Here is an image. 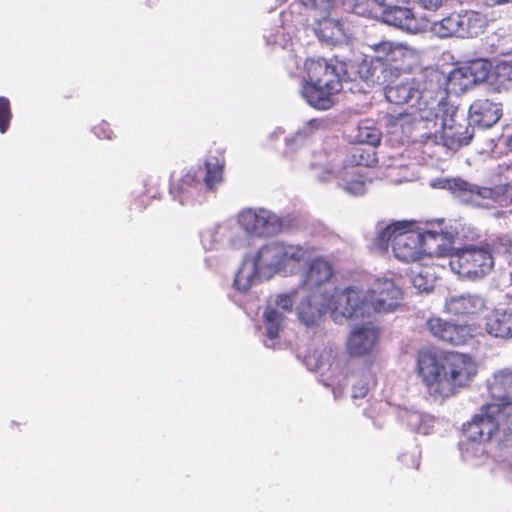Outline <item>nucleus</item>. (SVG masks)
<instances>
[{
	"instance_id": "1",
	"label": "nucleus",
	"mask_w": 512,
	"mask_h": 512,
	"mask_svg": "<svg viewBox=\"0 0 512 512\" xmlns=\"http://www.w3.org/2000/svg\"><path fill=\"white\" fill-rule=\"evenodd\" d=\"M443 236L436 230L420 232L412 229V223L398 221L382 229L374 239L375 248L384 253L392 246L394 256L402 262H415L425 255H431L430 240Z\"/></svg>"
},
{
	"instance_id": "2",
	"label": "nucleus",
	"mask_w": 512,
	"mask_h": 512,
	"mask_svg": "<svg viewBox=\"0 0 512 512\" xmlns=\"http://www.w3.org/2000/svg\"><path fill=\"white\" fill-rule=\"evenodd\" d=\"M402 299V290L389 279H377L373 286L366 292L363 299L360 292L354 288H346L337 296L334 311L345 318L363 316L367 307H371L378 313L393 311Z\"/></svg>"
},
{
	"instance_id": "3",
	"label": "nucleus",
	"mask_w": 512,
	"mask_h": 512,
	"mask_svg": "<svg viewBox=\"0 0 512 512\" xmlns=\"http://www.w3.org/2000/svg\"><path fill=\"white\" fill-rule=\"evenodd\" d=\"M307 79L302 85L301 95L317 110H328L334 105L333 97L342 90V80L337 67L323 58L305 61Z\"/></svg>"
},
{
	"instance_id": "4",
	"label": "nucleus",
	"mask_w": 512,
	"mask_h": 512,
	"mask_svg": "<svg viewBox=\"0 0 512 512\" xmlns=\"http://www.w3.org/2000/svg\"><path fill=\"white\" fill-rule=\"evenodd\" d=\"M493 267V250L489 244L460 249L450 247V268L461 277L479 279L490 273Z\"/></svg>"
},
{
	"instance_id": "5",
	"label": "nucleus",
	"mask_w": 512,
	"mask_h": 512,
	"mask_svg": "<svg viewBox=\"0 0 512 512\" xmlns=\"http://www.w3.org/2000/svg\"><path fill=\"white\" fill-rule=\"evenodd\" d=\"M471 4V0H450V37H475L485 30L486 16L470 9Z\"/></svg>"
},
{
	"instance_id": "6",
	"label": "nucleus",
	"mask_w": 512,
	"mask_h": 512,
	"mask_svg": "<svg viewBox=\"0 0 512 512\" xmlns=\"http://www.w3.org/2000/svg\"><path fill=\"white\" fill-rule=\"evenodd\" d=\"M446 357L435 350L425 349L418 353L417 372L430 394L443 396L448 373Z\"/></svg>"
},
{
	"instance_id": "7",
	"label": "nucleus",
	"mask_w": 512,
	"mask_h": 512,
	"mask_svg": "<svg viewBox=\"0 0 512 512\" xmlns=\"http://www.w3.org/2000/svg\"><path fill=\"white\" fill-rule=\"evenodd\" d=\"M225 166V158L221 151H217L216 155H209L204 163L205 175L202 177L203 168H191L179 180L177 185L172 184L171 188L176 189L179 193L187 191L190 187H198L202 183L207 189L212 190L223 180V172Z\"/></svg>"
},
{
	"instance_id": "8",
	"label": "nucleus",
	"mask_w": 512,
	"mask_h": 512,
	"mask_svg": "<svg viewBox=\"0 0 512 512\" xmlns=\"http://www.w3.org/2000/svg\"><path fill=\"white\" fill-rule=\"evenodd\" d=\"M450 193L460 203L477 207L492 206L501 196L497 188L478 186L461 178L450 179Z\"/></svg>"
},
{
	"instance_id": "9",
	"label": "nucleus",
	"mask_w": 512,
	"mask_h": 512,
	"mask_svg": "<svg viewBox=\"0 0 512 512\" xmlns=\"http://www.w3.org/2000/svg\"><path fill=\"white\" fill-rule=\"evenodd\" d=\"M239 225L255 236H270L280 231V219L265 209H246L238 216Z\"/></svg>"
},
{
	"instance_id": "10",
	"label": "nucleus",
	"mask_w": 512,
	"mask_h": 512,
	"mask_svg": "<svg viewBox=\"0 0 512 512\" xmlns=\"http://www.w3.org/2000/svg\"><path fill=\"white\" fill-rule=\"evenodd\" d=\"M492 409L493 405L484 404L481 408L482 413L463 425L462 432L468 441L484 444L498 432L499 424L495 419L497 413Z\"/></svg>"
},
{
	"instance_id": "11",
	"label": "nucleus",
	"mask_w": 512,
	"mask_h": 512,
	"mask_svg": "<svg viewBox=\"0 0 512 512\" xmlns=\"http://www.w3.org/2000/svg\"><path fill=\"white\" fill-rule=\"evenodd\" d=\"M477 372L478 365L470 355L450 351V393L468 387Z\"/></svg>"
},
{
	"instance_id": "12",
	"label": "nucleus",
	"mask_w": 512,
	"mask_h": 512,
	"mask_svg": "<svg viewBox=\"0 0 512 512\" xmlns=\"http://www.w3.org/2000/svg\"><path fill=\"white\" fill-rule=\"evenodd\" d=\"M488 392L493 400V411L501 413V411L512 406V370L505 368L493 374L487 382Z\"/></svg>"
},
{
	"instance_id": "13",
	"label": "nucleus",
	"mask_w": 512,
	"mask_h": 512,
	"mask_svg": "<svg viewBox=\"0 0 512 512\" xmlns=\"http://www.w3.org/2000/svg\"><path fill=\"white\" fill-rule=\"evenodd\" d=\"M384 23L405 30L408 33L416 34L424 31L427 27L426 21L417 18L411 9L393 5L384 8L381 13Z\"/></svg>"
},
{
	"instance_id": "14",
	"label": "nucleus",
	"mask_w": 512,
	"mask_h": 512,
	"mask_svg": "<svg viewBox=\"0 0 512 512\" xmlns=\"http://www.w3.org/2000/svg\"><path fill=\"white\" fill-rule=\"evenodd\" d=\"M379 340V330L371 323L356 327L347 340V350L351 356L361 357L370 354Z\"/></svg>"
},
{
	"instance_id": "15",
	"label": "nucleus",
	"mask_w": 512,
	"mask_h": 512,
	"mask_svg": "<svg viewBox=\"0 0 512 512\" xmlns=\"http://www.w3.org/2000/svg\"><path fill=\"white\" fill-rule=\"evenodd\" d=\"M502 117V103L488 98L476 99L469 107V119L482 128H490Z\"/></svg>"
},
{
	"instance_id": "16",
	"label": "nucleus",
	"mask_w": 512,
	"mask_h": 512,
	"mask_svg": "<svg viewBox=\"0 0 512 512\" xmlns=\"http://www.w3.org/2000/svg\"><path fill=\"white\" fill-rule=\"evenodd\" d=\"M339 293L340 292L333 294L328 304L326 306L322 305L321 307L317 305L315 295L308 296L298 306L299 320L307 327H310L317 325L320 322L323 314H325L328 310L331 311L335 319H337L338 316H342L340 313L334 311L336 306H340L337 303V296Z\"/></svg>"
},
{
	"instance_id": "17",
	"label": "nucleus",
	"mask_w": 512,
	"mask_h": 512,
	"mask_svg": "<svg viewBox=\"0 0 512 512\" xmlns=\"http://www.w3.org/2000/svg\"><path fill=\"white\" fill-rule=\"evenodd\" d=\"M380 134L372 132L367 135V142L370 146L358 145L352 147L344 160V167H373L377 164L378 159L373 146L380 143Z\"/></svg>"
},
{
	"instance_id": "18",
	"label": "nucleus",
	"mask_w": 512,
	"mask_h": 512,
	"mask_svg": "<svg viewBox=\"0 0 512 512\" xmlns=\"http://www.w3.org/2000/svg\"><path fill=\"white\" fill-rule=\"evenodd\" d=\"M484 307V301L471 294L461 295L450 299V318L469 320L474 323L475 315Z\"/></svg>"
},
{
	"instance_id": "19",
	"label": "nucleus",
	"mask_w": 512,
	"mask_h": 512,
	"mask_svg": "<svg viewBox=\"0 0 512 512\" xmlns=\"http://www.w3.org/2000/svg\"><path fill=\"white\" fill-rule=\"evenodd\" d=\"M384 93L387 101L396 105L408 104L411 101L418 102L422 95L420 86L415 79L387 85Z\"/></svg>"
},
{
	"instance_id": "20",
	"label": "nucleus",
	"mask_w": 512,
	"mask_h": 512,
	"mask_svg": "<svg viewBox=\"0 0 512 512\" xmlns=\"http://www.w3.org/2000/svg\"><path fill=\"white\" fill-rule=\"evenodd\" d=\"M485 329L494 337H512V308L494 309L486 317Z\"/></svg>"
},
{
	"instance_id": "21",
	"label": "nucleus",
	"mask_w": 512,
	"mask_h": 512,
	"mask_svg": "<svg viewBox=\"0 0 512 512\" xmlns=\"http://www.w3.org/2000/svg\"><path fill=\"white\" fill-rule=\"evenodd\" d=\"M333 266L324 257H316L309 264L305 274L304 285L310 288L318 287L333 276Z\"/></svg>"
},
{
	"instance_id": "22",
	"label": "nucleus",
	"mask_w": 512,
	"mask_h": 512,
	"mask_svg": "<svg viewBox=\"0 0 512 512\" xmlns=\"http://www.w3.org/2000/svg\"><path fill=\"white\" fill-rule=\"evenodd\" d=\"M281 249L282 243L278 242L263 246L255 258L256 269H270L279 272L280 256L282 255Z\"/></svg>"
},
{
	"instance_id": "23",
	"label": "nucleus",
	"mask_w": 512,
	"mask_h": 512,
	"mask_svg": "<svg viewBox=\"0 0 512 512\" xmlns=\"http://www.w3.org/2000/svg\"><path fill=\"white\" fill-rule=\"evenodd\" d=\"M281 250L279 272L292 273L296 266L310 257L309 251L301 246L282 244Z\"/></svg>"
},
{
	"instance_id": "24",
	"label": "nucleus",
	"mask_w": 512,
	"mask_h": 512,
	"mask_svg": "<svg viewBox=\"0 0 512 512\" xmlns=\"http://www.w3.org/2000/svg\"><path fill=\"white\" fill-rule=\"evenodd\" d=\"M463 122L464 124H461L457 121L455 113L450 114V150L467 145L472 139L468 120L463 118Z\"/></svg>"
},
{
	"instance_id": "25",
	"label": "nucleus",
	"mask_w": 512,
	"mask_h": 512,
	"mask_svg": "<svg viewBox=\"0 0 512 512\" xmlns=\"http://www.w3.org/2000/svg\"><path fill=\"white\" fill-rule=\"evenodd\" d=\"M474 332L475 323L450 318V344L463 345L473 337Z\"/></svg>"
},
{
	"instance_id": "26",
	"label": "nucleus",
	"mask_w": 512,
	"mask_h": 512,
	"mask_svg": "<svg viewBox=\"0 0 512 512\" xmlns=\"http://www.w3.org/2000/svg\"><path fill=\"white\" fill-rule=\"evenodd\" d=\"M285 316L283 312L279 311L278 308L268 306L263 314V321L265 324L266 335L274 340L279 337L281 330L283 329V323Z\"/></svg>"
},
{
	"instance_id": "27",
	"label": "nucleus",
	"mask_w": 512,
	"mask_h": 512,
	"mask_svg": "<svg viewBox=\"0 0 512 512\" xmlns=\"http://www.w3.org/2000/svg\"><path fill=\"white\" fill-rule=\"evenodd\" d=\"M473 86L474 83L465 66L450 71V94H463Z\"/></svg>"
},
{
	"instance_id": "28",
	"label": "nucleus",
	"mask_w": 512,
	"mask_h": 512,
	"mask_svg": "<svg viewBox=\"0 0 512 512\" xmlns=\"http://www.w3.org/2000/svg\"><path fill=\"white\" fill-rule=\"evenodd\" d=\"M434 272L432 267H422L411 277L412 284L421 292H429L434 287Z\"/></svg>"
},
{
	"instance_id": "29",
	"label": "nucleus",
	"mask_w": 512,
	"mask_h": 512,
	"mask_svg": "<svg viewBox=\"0 0 512 512\" xmlns=\"http://www.w3.org/2000/svg\"><path fill=\"white\" fill-rule=\"evenodd\" d=\"M342 26L338 21L332 19H326L320 23L318 28V35L320 38L333 42L338 40L340 36H342Z\"/></svg>"
},
{
	"instance_id": "30",
	"label": "nucleus",
	"mask_w": 512,
	"mask_h": 512,
	"mask_svg": "<svg viewBox=\"0 0 512 512\" xmlns=\"http://www.w3.org/2000/svg\"><path fill=\"white\" fill-rule=\"evenodd\" d=\"M468 74H470L474 85L481 83L489 78L490 64L484 60H475L465 65Z\"/></svg>"
},
{
	"instance_id": "31",
	"label": "nucleus",
	"mask_w": 512,
	"mask_h": 512,
	"mask_svg": "<svg viewBox=\"0 0 512 512\" xmlns=\"http://www.w3.org/2000/svg\"><path fill=\"white\" fill-rule=\"evenodd\" d=\"M401 49L390 41H382L374 45V51L377 53V58L384 61H394V54Z\"/></svg>"
},
{
	"instance_id": "32",
	"label": "nucleus",
	"mask_w": 512,
	"mask_h": 512,
	"mask_svg": "<svg viewBox=\"0 0 512 512\" xmlns=\"http://www.w3.org/2000/svg\"><path fill=\"white\" fill-rule=\"evenodd\" d=\"M12 118L10 101L8 98L0 97V133L4 134L9 126Z\"/></svg>"
},
{
	"instance_id": "33",
	"label": "nucleus",
	"mask_w": 512,
	"mask_h": 512,
	"mask_svg": "<svg viewBox=\"0 0 512 512\" xmlns=\"http://www.w3.org/2000/svg\"><path fill=\"white\" fill-rule=\"evenodd\" d=\"M429 331L438 339H445L447 322L438 317H431L427 321Z\"/></svg>"
},
{
	"instance_id": "34",
	"label": "nucleus",
	"mask_w": 512,
	"mask_h": 512,
	"mask_svg": "<svg viewBox=\"0 0 512 512\" xmlns=\"http://www.w3.org/2000/svg\"><path fill=\"white\" fill-rule=\"evenodd\" d=\"M344 190L353 196L363 195L366 191V183L361 178H354L348 181L344 186Z\"/></svg>"
},
{
	"instance_id": "35",
	"label": "nucleus",
	"mask_w": 512,
	"mask_h": 512,
	"mask_svg": "<svg viewBox=\"0 0 512 512\" xmlns=\"http://www.w3.org/2000/svg\"><path fill=\"white\" fill-rule=\"evenodd\" d=\"M93 131L95 135L101 139L110 140L113 137V130L111 125L106 121H102L98 125L94 126Z\"/></svg>"
},
{
	"instance_id": "36",
	"label": "nucleus",
	"mask_w": 512,
	"mask_h": 512,
	"mask_svg": "<svg viewBox=\"0 0 512 512\" xmlns=\"http://www.w3.org/2000/svg\"><path fill=\"white\" fill-rule=\"evenodd\" d=\"M368 391H369L368 383L360 380L357 384L353 385L352 397L355 399H357V398L362 399V398L366 397V395L368 394Z\"/></svg>"
},
{
	"instance_id": "37",
	"label": "nucleus",
	"mask_w": 512,
	"mask_h": 512,
	"mask_svg": "<svg viewBox=\"0 0 512 512\" xmlns=\"http://www.w3.org/2000/svg\"><path fill=\"white\" fill-rule=\"evenodd\" d=\"M276 304L280 307L284 312H291L293 310V300L289 295L281 294L278 295Z\"/></svg>"
},
{
	"instance_id": "38",
	"label": "nucleus",
	"mask_w": 512,
	"mask_h": 512,
	"mask_svg": "<svg viewBox=\"0 0 512 512\" xmlns=\"http://www.w3.org/2000/svg\"><path fill=\"white\" fill-rule=\"evenodd\" d=\"M302 3L313 9H326L329 7L331 0H301Z\"/></svg>"
},
{
	"instance_id": "39",
	"label": "nucleus",
	"mask_w": 512,
	"mask_h": 512,
	"mask_svg": "<svg viewBox=\"0 0 512 512\" xmlns=\"http://www.w3.org/2000/svg\"><path fill=\"white\" fill-rule=\"evenodd\" d=\"M368 5L376 4L380 7L389 8L398 3H406L408 0H366Z\"/></svg>"
},
{
	"instance_id": "40",
	"label": "nucleus",
	"mask_w": 512,
	"mask_h": 512,
	"mask_svg": "<svg viewBox=\"0 0 512 512\" xmlns=\"http://www.w3.org/2000/svg\"><path fill=\"white\" fill-rule=\"evenodd\" d=\"M251 286V283L248 280H245V283H241V273H237L234 279V287L240 292H247Z\"/></svg>"
},
{
	"instance_id": "41",
	"label": "nucleus",
	"mask_w": 512,
	"mask_h": 512,
	"mask_svg": "<svg viewBox=\"0 0 512 512\" xmlns=\"http://www.w3.org/2000/svg\"><path fill=\"white\" fill-rule=\"evenodd\" d=\"M437 232L441 233L443 236L439 237L437 240H430V244L433 246V249L431 250V255L435 253L444 244V241L448 235V233L444 232L443 230Z\"/></svg>"
},
{
	"instance_id": "42",
	"label": "nucleus",
	"mask_w": 512,
	"mask_h": 512,
	"mask_svg": "<svg viewBox=\"0 0 512 512\" xmlns=\"http://www.w3.org/2000/svg\"><path fill=\"white\" fill-rule=\"evenodd\" d=\"M500 247L502 252L507 256V259L512 261V240L506 239L505 241L501 242Z\"/></svg>"
},
{
	"instance_id": "43",
	"label": "nucleus",
	"mask_w": 512,
	"mask_h": 512,
	"mask_svg": "<svg viewBox=\"0 0 512 512\" xmlns=\"http://www.w3.org/2000/svg\"><path fill=\"white\" fill-rule=\"evenodd\" d=\"M431 186L434 187V188L445 189L448 186V179H440V180L433 181L431 183Z\"/></svg>"
},
{
	"instance_id": "44",
	"label": "nucleus",
	"mask_w": 512,
	"mask_h": 512,
	"mask_svg": "<svg viewBox=\"0 0 512 512\" xmlns=\"http://www.w3.org/2000/svg\"><path fill=\"white\" fill-rule=\"evenodd\" d=\"M493 2L497 5H503L512 2V0H493Z\"/></svg>"
},
{
	"instance_id": "45",
	"label": "nucleus",
	"mask_w": 512,
	"mask_h": 512,
	"mask_svg": "<svg viewBox=\"0 0 512 512\" xmlns=\"http://www.w3.org/2000/svg\"><path fill=\"white\" fill-rule=\"evenodd\" d=\"M507 146L512 150V135L507 140Z\"/></svg>"
},
{
	"instance_id": "46",
	"label": "nucleus",
	"mask_w": 512,
	"mask_h": 512,
	"mask_svg": "<svg viewBox=\"0 0 512 512\" xmlns=\"http://www.w3.org/2000/svg\"><path fill=\"white\" fill-rule=\"evenodd\" d=\"M323 362H320L319 364H316V368H321L323 366Z\"/></svg>"
},
{
	"instance_id": "47",
	"label": "nucleus",
	"mask_w": 512,
	"mask_h": 512,
	"mask_svg": "<svg viewBox=\"0 0 512 512\" xmlns=\"http://www.w3.org/2000/svg\"><path fill=\"white\" fill-rule=\"evenodd\" d=\"M324 353H325V354H328V353H329V355H331V354H332V350H329V351H326V350H325V351H324Z\"/></svg>"
}]
</instances>
